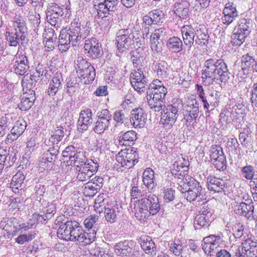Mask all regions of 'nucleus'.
Listing matches in <instances>:
<instances>
[{"label": "nucleus", "instance_id": "nucleus-1", "mask_svg": "<svg viewBox=\"0 0 257 257\" xmlns=\"http://www.w3.org/2000/svg\"><path fill=\"white\" fill-rule=\"evenodd\" d=\"M231 77L227 64L223 59L209 58L204 63L202 78L204 82L213 83L219 80L224 84L228 82Z\"/></svg>", "mask_w": 257, "mask_h": 257}, {"label": "nucleus", "instance_id": "nucleus-2", "mask_svg": "<svg viewBox=\"0 0 257 257\" xmlns=\"http://www.w3.org/2000/svg\"><path fill=\"white\" fill-rule=\"evenodd\" d=\"M57 236L65 240L77 241L81 245H86L90 240L86 239L84 230L76 221H67L60 225L57 230Z\"/></svg>", "mask_w": 257, "mask_h": 257}, {"label": "nucleus", "instance_id": "nucleus-3", "mask_svg": "<svg viewBox=\"0 0 257 257\" xmlns=\"http://www.w3.org/2000/svg\"><path fill=\"white\" fill-rule=\"evenodd\" d=\"M116 37L117 48L120 53L123 52L132 48H140L145 44L144 38L138 31H132L131 29H122Z\"/></svg>", "mask_w": 257, "mask_h": 257}, {"label": "nucleus", "instance_id": "nucleus-4", "mask_svg": "<svg viewBox=\"0 0 257 257\" xmlns=\"http://www.w3.org/2000/svg\"><path fill=\"white\" fill-rule=\"evenodd\" d=\"M167 93V89L162 82L154 80L149 86L147 91V100L151 109L159 111L165 106V97Z\"/></svg>", "mask_w": 257, "mask_h": 257}, {"label": "nucleus", "instance_id": "nucleus-5", "mask_svg": "<svg viewBox=\"0 0 257 257\" xmlns=\"http://www.w3.org/2000/svg\"><path fill=\"white\" fill-rule=\"evenodd\" d=\"M252 22L248 18L241 19L234 33L231 36V43L234 46H239L244 41L250 34L252 27Z\"/></svg>", "mask_w": 257, "mask_h": 257}, {"label": "nucleus", "instance_id": "nucleus-6", "mask_svg": "<svg viewBox=\"0 0 257 257\" xmlns=\"http://www.w3.org/2000/svg\"><path fill=\"white\" fill-rule=\"evenodd\" d=\"M68 37L74 46L81 40L85 39L89 34L88 28L83 27L78 18H75L70 24L69 29L66 31Z\"/></svg>", "mask_w": 257, "mask_h": 257}, {"label": "nucleus", "instance_id": "nucleus-7", "mask_svg": "<svg viewBox=\"0 0 257 257\" xmlns=\"http://www.w3.org/2000/svg\"><path fill=\"white\" fill-rule=\"evenodd\" d=\"M138 159L137 152L132 149L121 151L116 156V161L124 168V171L134 166L138 163Z\"/></svg>", "mask_w": 257, "mask_h": 257}, {"label": "nucleus", "instance_id": "nucleus-8", "mask_svg": "<svg viewBox=\"0 0 257 257\" xmlns=\"http://www.w3.org/2000/svg\"><path fill=\"white\" fill-rule=\"evenodd\" d=\"M188 187H189L188 191L185 192L184 197L190 202L195 201L197 199L198 205H200L201 204L200 202H203L204 196L202 187L199 182L194 178H191L188 180ZM186 186L187 187V186Z\"/></svg>", "mask_w": 257, "mask_h": 257}, {"label": "nucleus", "instance_id": "nucleus-9", "mask_svg": "<svg viewBox=\"0 0 257 257\" xmlns=\"http://www.w3.org/2000/svg\"><path fill=\"white\" fill-rule=\"evenodd\" d=\"M86 163L85 166L76 168V177L80 181L87 180L98 170L99 164L96 160L90 159Z\"/></svg>", "mask_w": 257, "mask_h": 257}, {"label": "nucleus", "instance_id": "nucleus-10", "mask_svg": "<svg viewBox=\"0 0 257 257\" xmlns=\"http://www.w3.org/2000/svg\"><path fill=\"white\" fill-rule=\"evenodd\" d=\"M130 75L131 83L135 90L140 93L144 92L147 85V79L144 71L145 67L136 68Z\"/></svg>", "mask_w": 257, "mask_h": 257}, {"label": "nucleus", "instance_id": "nucleus-11", "mask_svg": "<svg viewBox=\"0 0 257 257\" xmlns=\"http://www.w3.org/2000/svg\"><path fill=\"white\" fill-rule=\"evenodd\" d=\"M13 62V63L11 64L13 65L11 70L18 75H24L30 68L27 57L24 54H22L21 52H19V51L16 54Z\"/></svg>", "mask_w": 257, "mask_h": 257}, {"label": "nucleus", "instance_id": "nucleus-12", "mask_svg": "<svg viewBox=\"0 0 257 257\" xmlns=\"http://www.w3.org/2000/svg\"><path fill=\"white\" fill-rule=\"evenodd\" d=\"M178 111L177 108L172 105L163 109L160 121L166 130L171 129L174 125L178 116Z\"/></svg>", "mask_w": 257, "mask_h": 257}, {"label": "nucleus", "instance_id": "nucleus-13", "mask_svg": "<svg viewBox=\"0 0 257 257\" xmlns=\"http://www.w3.org/2000/svg\"><path fill=\"white\" fill-rule=\"evenodd\" d=\"M27 125L25 120L22 118H20L15 123L11 131V133L7 135V138L4 141L5 143L7 145H9L16 140L23 134Z\"/></svg>", "mask_w": 257, "mask_h": 257}, {"label": "nucleus", "instance_id": "nucleus-14", "mask_svg": "<svg viewBox=\"0 0 257 257\" xmlns=\"http://www.w3.org/2000/svg\"><path fill=\"white\" fill-rule=\"evenodd\" d=\"M207 206H204L200 212L197 214L194 218V226L195 229H199L202 227H208L209 222L213 218H211L212 213L208 210Z\"/></svg>", "mask_w": 257, "mask_h": 257}, {"label": "nucleus", "instance_id": "nucleus-15", "mask_svg": "<svg viewBox=\"0 0 257 257\" xmlns=\"http://www.w3.org/2000/svg\"><path fill=\"white\" fill-rule=\"evenodd\" d=\"M84 48L87 56L93 59L98 58L102 54V49L99 45L98 41L94 37L85 40Z\"/></svg>", "mask_w": 257, "mask_h": 257}, {"label": "nucleus", "instance_id": "nucleus-16", "mask_svg": "<svg viewBox=\"0 0 257 257\" xmlns=\"http://www.w3.org/2000/svg\"><path fill=\"white\" fill-rule=\"evenodd\" d=\"M99 217L97 215H90L87 217L84 221V224L86 228L88 229L89 232L84 233L87 234L85 235L86 239L90 240L88 244L92 243L96 237V234L98 229L97 221Z\"/></svg>", "mask_w": 257, "mask_h": 257}, {"label": "nucleus", "instance_id": "nucleus-17", "mask_svg": "<svg viewBox=\"0 0 257 257\" xmlns=\"http://www.w3.org/2000/svg\"><path fill=\"white\" fill-rule=\"evenodd\" d=\"M18 219L16 218H6L0 223L1 227L6 231L5 236L8 238H11L16 236L18 233Z\"/></svg>", "mask_w": 257, "mask_h": 257}, {"label": "nucleus", "instance_id": "nucleus-18", "mask_svg": "<svg viewBox=\"0 0 257 257\" xmlns=\"http://www.w3.org/2000/svg\"><path fill=\"white\" fill-rule=\"evenodd\" d=\"M93 122L92 112L89 108L82 110L79 114L78 120V129L80 132L87 130Z\"/></svg>", "mask_w": 257, "mask_h": 257}, {"label": "nucleus", "instance_id": "nucleus-19", "mask_svg": "<svg viewBox=\"0 0 257 257\" xmlns=\"http://www.w3.org/2000/svg\"><path fill=\"white\" fill-rule=\"evenodd\" d=\"M147 115L141 108L132 110L130 115V122L135 128L143 127L146 122Z\"/></svg>", "mask_w": 257, "mask_h": 257}, {"label": "nucleus", "instance_id": "nucleus-20", "mask_svg": "<svg viewBox=\"0 0 257 257\" xmlns=\"http://www.w3.org/2000/svg\"><path fill=\"white\" fill-rule=\"evenodd\" d=\"M248 203L235 202L233 205L234 211L236 214L243 216L247 218L253 217V205L252 201Z\"/></svg>", "mask_w": 257, "mask_h": 257}, {"label": "nucleus", "instance_id": "nucleus-21", "mask_svg": "<svg viewBox=\"0 0 257 257\" xmlns=\"http://www.w3.org/2000/svg\"><path fill=\"white\" fill-rule=\"evenodd\" d=\"M207 188L211 191L216 193L224 192L227 188L226 180L216 177L214 176H209L207 178Z\"/></svg>", "mask_w": 257, "mask_h": 257}, {"label": "nucleus", "instance_id": "nucleus-22", "mask_svg": "<svg viewBox=\"0 0 257 257\" xmlns=\"http://www.w3.org/2000/svg\"><path fill=\"white\" fill-rule=\"evenodd\" d=\"M199 113V103L194 99L185 106L184 111V119L188 122L195 121Z\"/></svg>", "mask_w": 257, "mask_h": 257}, {"label": "nucleus", "instance_id": "nucleus-23", "mask_svg": "<svg viewBox=\"0 0 257 257\" xmlns=\"http://www.w3.org/2000/svg\"><path fill=\"white\" fill-rule=\"evenodd\" d=\"M104 209L106 220L110 223H113L116 220L122 208L116 202H113L110 204H107Z\"/></svg>", "mask_w": 257, "mask_h": 257}, {"label": "nucleus", "instance_id": "nucleus-24", "mask_svg": "<svg viewBox=\"0 0 257 257\" xmlns=\"http://www.w3.org/2000/svg\"><path fill=\"white\" fill-rule=\"evenodd\" d=\"M63 83V78L62 74L56 72L49 82V85L47 89L48 94L51 97L54 96L62 88Z\"/></svg>", "mask_w": 257, "mask_h": 257}, {"label": "nucleus", "instance_id": "nucleus-25", "mask_svg": "<svg viewBox=\"0 0 257 257\" xmlns=\"http://www.w3.org/2000/svg\"><path fill=\"white\" fill-rule=\"evenodd\" d=\"M223 16L221 18L222 22L225 25H228L237 17L238 12L233 3H228L223 10Z\"/></svg>", "mask_w": 257, "mask_h": 257}, {"label": "nucleus", "instance_id": "nucleus-26", "mask_svg": "<svg viewBox=\"0 0 257 257\" xmlns=\"http://www.w3.org/2000/svg\"><path fill=\"white\" fill-rule=\"evenodd\" d=\"M119 4V0H104L97 5L96 3L94 4V7L96 11H99L100 14L106 15L108 12H113L116 10Z\"/></svg>", "mask_w": 257, "mask_h": 257}, {"label": "nucleus", "instance_id": "nucleus-27", "mask_svg": "<svg viewBox=\"0 0 257 257\" xmlns=\"http://www.w3.org/2000/svg\"><path fill=\"white\" fill-rule=\"evenodd\" d=\"M14 31H18L21 34V38L25 40L27 35V27L26 19L20 14H16L13 19Z\"/></svg>", "mask_w": 257, "mask_h": 257}, {"label": "nucleus", "instance_id": "nucleus-28", "mask_svg": "<svg viewBox=\"0 0 257 257\" xmlns=\"http://www.w3.org/2000/svg\"><path fill=\"white\" fill-rule=\"evenodd\" d=\"M140 244L141 247L146 254L151 257H155L156 255L158 250L155 242L151 237L148 236L141 237Z\"/></svg>", "mask_w": 257, "mask_h": 257}, {"label": "nucleus", "instance_id": "nucleus-29", "mask_svg": "<svg viewBox=\"0 0 257 257\" xmlns=\"http://www.w3.org/2000/svg\"><path fill=\"white\" fill-rule=\"evenodd\" d=\"M195 44L201 46L207 45L209 36L205 26L199 24L195 27Z\"/></svg>", "mask_w": 257, "mask_h": 257}, {"label": "nucleus", "instance_id": "nucleus-30", "mask_svg": "<svg viewBox=\"0 0 257 257\" xmlns=\"http://www.w3.org/2000/svg\"><path fill=\"white\" fill-rule=\"evenodd\" d=\"M181 33L184 44L190 49L195 42L194 28L191 25H184L181 28Z\"/></svg>", "mask_w": 257, "mask_h": 257}, {"label": "nucleus", "instance_id": "nucleus-31", "mask_svg": "<svg viewBox=\"0 0 257 257\" xmlns=\"http://www.w3.org/2000/svg\"><path fill=\"white\" fill-rule=\"evenodd\" d=\"M190 3L188 0H178L174 5V12L176 16L186 19L189 16Z\"/></svg>", "mask_w": 257, "mask_h": 257}, {"label": "nucleus", "instance_id": "nucleus-32", "mask_svg": "<svg viewBox=\"0 0 257 257\" xmlns=\"http://www.w3.org/2000/svg\"><path fill=\"white\" fill-rule=\"evenodd\" d=\"M25 175L22 172H17L13 177L10 184L12 191L16 194L20 193V192L25 187L24 183Z\"/></svg>", "mask_w": 257, "mask_h": 257}, {"label": "nucleus", "instance_id": "nucleus-33", "mask_svg": "<svg viewBox=\"0 0 257 257\" xmlns=\"http://www.w3.org/2000/svg\"><path fill=\"white\" fill-rule=\"evenodd\" d=\"M77 74V78L80 79L81 82L85 84L92 83L95 77V70L94 67L91 65L88 68H86L84 71Z\"/></svg>", "mask_w": 257, "mask_h": 257}, {"label": "nucleus", "instance_id": "nucleus-34", "mask_svg": "<svg viewBox=\"0 0 257 257\" xmlns=\"http://www.w3.org/2000/svg\"><path fill=\"white\" fill-rule=\"evenodd\" d=\"M242 251L247 257H257V243L249 238L242 242Z\"/></svg>", "mask_w": 257, "mask_h": 257}, {"label": "nucleus", "instance_id": "nucleus-35", "mask_svg": "<svg viewBox=\"0 0 257 257\" xmlns=\"http://www.w3.org/2000/svg\"><path fill=\"white\" fill-rule=\"evenodd\" d=\"M143 182L149 191H153L156 183L155 182L154 172L151 168H148L143 172Z\"/></svg>", "mask_w": 257, "mask_h": 257}, {"label": "nucleus", "instance_id": "nucleus-36", "mask_svg": "<svg viewBox=\"0 0 257 257\" xmlns=\"http://www.w3.org/2000/svg\"><path fill=\"white\" fill-rule=\"evenodd\" d=\"M114 252L118 256H129L132 253V247L128 240L120 241L114 245Z\"/></svg>", "mask_w": 257, "mask_h": 257}, {"label": "nucleus", "instance_id": "nucleus-37", "mask_svg": "<svg viewBox=\"0 0 257 257\" xmlns=\"http://www.w3.org/2000/svg\"><path fill=\"white\" fill-rule=\"evenodd\" d=\"M187 164V162L185 164L179 162H175L171 168V173L176 178L179 179L184 178L189 170Z\"/></svg>", "mask_w": 257, "mask_h": 257}, {"label": "nucleus", "instance_id": "nucleus-38", "mask_svg": "<svg viewBox=\"0 0 257 257\" xmlns=\"http://www.w3.org/2000/svg\"><path fill=\"white\" fill-rule=\"evenodd\" d=\"M88 160L85 157L83 151L79 150H77L73 155H71L69 157V162L71 165H73L78 168L79 166H85Z\"/></svg>", "mask_w": 257, "mask_h": 257}, {"label": "nucleus", "instance_id": "nucleus-39", "mask_svg": "<svg viewBox=\"0 0 257 257\" xmlns=\"http://www.w3.org/2000/svg\"><path fill=\"white\" fill-rule=\"evenodd\" d=\"M169 250L174 255L180 256L181 255H185L184 251L186 248L185 242L179 239H175L173 242L169 244Z\"/></svg>", "mask_w": 257, "mask_h": 257}, {"label": "nucleus", "instance_id": "nucleus-40", "mask_svg": "<svg viewBox=\"0 0 257 257\" xmlns=\"http://www.w3.org/2000/svg\"><path fill=\"white\" fill-rule=\"evenodd\" d=\"M137 139V133L134 131H129L119 137V145L130 146L134 144Z\"/></svg>", "mask_w": 257, "mask_h": 257}, {"label": "nucleus", "instance_id": "nucleus-41", "mask_svg": "<svg viewBox=\"0 0 257 257\" xmlns=\"http://www.w3.org/2000/svg\"><path fill=\"white\" fill-rule=\"evenodd\" d=\"M256 65V62L254 58L248 54L243 55L241 58V67L244 74L248 73L249 71L253 69Z\"/></svg>", "mask_w": 257, "mask_h": 257}, {"label": "nucleus", "instance_id": "nucleus-42", "mask_svg": "<svg viewBox=\"0 0 257 257\" xmlns=\"http://www.w3.org/2000/svg\"><path fill=\"white\" fill-rule=\"evenodd\" d=\"M71 40L67 36L66 30H62L59 36L58 48L62 52L67 51L70 47Z\"/></svg>", "mask_w": 257, "mask_h": 257}, {"label": "nucleus", "instance_id": "nucleus-43", "mask_svg": "<svg viewBox=\"0 0 257 257\" xmlns=\"http://www.w3.org/2000/svg\"><path fill=\"white\" fill-rule=\"evenodd\" d=\"M40 77V75L36 71L34 72H31L30 74H27L24 76L22 80L23 86L26 87L31 91V89L33 88L32 86L36 85Z\"/></svg>", "mask_w": 257, "mask_h": 257}, {"label": "nucleus", "instance_id": "nucleus-44", "mask_svg": "<svg viewBox=\"0 0 257 257\" xmlns=\"http://www.w3.org/2000/svg\"><path fill=\"white\" fill-rule=\"evenodd\" d=\"M183 46L182 40L177 37L170 38L167 43V47L168 50L174 53L182 51Z\"/></svg>", "mask_w": 257, "mask_h": 257}, {"label": "nucleus", "instance_id": "nucleus-45", "mask_svg": "<svg viewBox=\"0 0 257 257\" xmlns=\"http://www.w3.org/2000/svg\"><path fill=\"white\" fill-rule=\"evenodd\" d=\"M30 92V96H28L26 94L22 98L21 103L19 104V107L22 111H26L29 109L33 105L35 99L34 92L32 90Z\"/></svg>", "mask_w": 257, "mask_h": 257}, {"label": "nucleus", "instance_id": "nucleus-46", "mask_svg": "<svg viewBox=\"0 0 257 257\" xmlns=\"http://www.w3.org/2000/svg\"><path fill=\"white\" fill-rule=\"evenodd\" d=\"M6 37L7 41L10 46L16 47L20 41H24L21 38V34L18 31L6 32Z\"/></svg>", "mask_w": 257, "mask_h": 257}, {"label": "nucleus", "instance_id": "nucleus-47", "mask_svg": "<svg viewBox=\"0 0 257 257\" xmlns=\"http://www.w3.org/2000/svg\"><path fill=\"white\" fill-rule=\"evenodd\" d=\"M64 136V132L63 126H57L52 132L49 141L52 145L57 144L62 140Z\"/></svg>", "mask_w": 257, "mask_h": 257}, {"label": "nucleus", "instance_id": "nucleus-48", "mask_svg": "<svg viewBox=\"0 0 257 257\" xmlns=\"http://www.w3.org/2000/svg\"><path fill=\"white\" fill-rule=\"evenodd\" d=\"M80 82L77 81V77L68 80L66 82V92L70 95H73L80 89Z\"/></svg>", "mask_w": 257, "mask_h": 257}, {"label": "nucleus", "instance_id": "nucleus-49", "mask_svg": "<svg viewBox=\"0 0 257 257\" xmlns=\"http://www.w3.org/2000/svg\"><path fill=\"white\" fill-rule=\"evenodd\" d=\"M157 75L161 78H166L169 74V66L164 61H159L156 65Z\"/></svg>", "mask_w": 257, "mask_h": 257}, {"label": "nucleus", "instance_id": "nucleus-50", "mask_svg": "<svg viewBox=\"0 0 257 257\" xmlns=\"http://www.w3.org/2000/svg\"><path fill=\"white\" fill-rule=\"evenodd\" d=\"M91 64L81 56H78L74 61V68L76 74L84 71Z\"/></svg>", "mask_w": 257, "mask_h": 257}, {"label": "nucleus", "instance_id": "nucleus-51", "mask_svg": "<svg viewBox=\"0 0 257 257\" xmlns=\"http://www.w3.org/2000/svg\"><path fill=\"white\" fill-rule=\"evenodd\" d=\"M149 210L150 215H155L160 209V205L158 197L155 195H149Z\"/></svg>", "mask_w": 257, "mask_h": 257}, {"label": "nucleus", "instance_id": "nucleus-52", "mask_svg": "<svg viewBox=\"0 0 257 257\" xmlns=\"http://www.w3.org/2000/svg\"><path fill=\"white\" fill-rule=\"evenodd\" d=\"M141 204L135 202L134 206L135 216L139 220H145L150 216L149 209L141 208Z\"/></svg>", "mask_w": 257, "mask_h": 257}, {"label": "nucleus", "instance_id": "nucleus-53", "mask_svg": "<svg viewBox=\"0 0 257 257\" xmlns=\"http://www.w3.org/2000/svg\"><path fill=\"white\" fill-rule=\"evenodd\" d=\"M62 15H59V14H54L46 11V19L47 22L52 26H54L57 29L60 28L61 20V18Z\"/></svg>", "mask_w": 257, "mask_h": 257}, {"label": "nucleus", "instance_id": "nucleus-54", "mask_svg": "<svg viewBox=\"0 0 257 257\" xmlns=\"http://www.w3.org/2000/svg\"><path fill=\"white\" fill-rule=\"evenodd\" d=\"M241 172L243 177L247 180L252 181L255 178V170L253 166L251 165H246L242 167Z\"/></svg>", "mask_w": 257, "mask_h": 257}, {"label": "nucleus", "instance_id": "nucleus-55", "mask_svg": "<svg viewBox=\"0 0 257 257\" xmlns=\"http://www.w3.org/2000/svg\"><path fill=\"white\" fill-rule=\"evenodd\" d=\"M83 190L85 196L93 197L99 190L98 189V187H95L94 184L88 182L84 185Z\"/></svg>", "mask_w": 257, "mask_h": 257}, {"label": "nucleus", "instance_id": "nucleus-56", "mask_svg": "<svg viewBox=\"0 0 257 257\" xmlns=\"http://www.w3.org/2000/svg\"><path fill=\"white\" fill-rule=\"evenodd\" d=\"M149 13L155 25L163 22L165 14L160 9H155L151 11Z\"/></svg>", "mask_w": 257, "mask_h": 257}, {"label": "nucleus", "instance_id": "nucleus-57", "mask_svg": "<svg viewBox=\"0 0 257 257\" xmlns=\"http://www.w3.org/2000/svg\"><path fill=\"white\" fill-rule=\"evenodd\" d=\"M209 151L211 161L218 159L221 156H225L222 148L220 146H212Z\"/></svg>", "mask_w": 257, "mask_h": 257}, {"label": "nucleus", "instance_id": "nucleus-58", "mask_svg": "<svg viewBox=\"0 0 257 257\" xmlns=\"http://www.w3.org/2000/svg\"><path fill=\"white\" fill-rule=\"evenodd\" d=\"M131 60L135 68L145 67L142 63L143 60V57L138 52V49L136 51L132 52Z\"/></svg>", "mask_w": 257, "mask_h": 257}, {"label": "nucleus", "instance_id": "nucleus-59", "mask_svg": "<svg viewBox=\"0 0 257 257\" xmlns=\"http://www.w3.org/2000/svg\"><path fill=\"white\" fill-rule=\"evenodd\" d=\"M109 125V124L97 119L93 125V131L95 133L101 134L108 129Z\"/></svg>", "mask_w": 257, "mask_h": 257}, {"label": "nucleus", "instance_id": "nucleus-60", "mask_svg": "<svg viewBox=\"0 0 257 257\" xmlns=\"http://www.w3.org/2000/svg\"><path fill=\"white\" fill-rule=\"evenodd\" d=\"M97 117L99 120L103 121L110 124L112 115L110 112L107 109H104L97 112Z\"/></svg>", "mask_w": 257, "mask_h": 257}, {"label": "nucleus", "instance_id": "nucleus-61", "mask_svg": "<svg viewBox=\"0 0 257 257\" xmlns=\"http://www.w3.org/2000/svg\"><path fill=\"white\" fill-rule=\"evenodd\" d=\"M168 32V29L164 27L156 29L151 35L150 38L159 40L160 39H163L165 36H166Z\"/></svg>", "mask_w": 257, "mask_h": 257}, {"label": "nucleus", "instance_id": "nucleus-62", "mask_svg": "<svg viewBox=\"0 0 257 257\" xmlns=\"http://www.w3.org/2000/svg\"><path fill=\"white\" fill-rule=\"evenodd\" d=\"M97 12L98 17L102 19L101 22L104 27H108L111 25L113 20V16L112 14H110V12H108V14H106V15L104 14H100L99 11H97Z\"/></svg>", "mask_w": 257, "mask_h": 257}, {"label": "nucleus", "instance_id": "nucleus-63", "mask_svg": "<svg viewBox=\"0 0 257 257\" xmlns=\"http://www.w3.org/2000/svg\"><path fill=\"white\" fill-rule=\"evenodd\" d=\"M36 233L31 232L27 234L20 235L16 238V241L20 244H23L26 242L32 240L35 237Z\"/></svg>", "mask_w": 257, "mask_h": 257}, {"label": "nucleus", "instance_id": "nucleus-64", "mask_svg": "<svg viewBox=\"0 0 257 257\" xmlns=\"http://www.w3.org/2000/svg\"><path fill=\"white\" fill-rule=\"evenodd\" d=\"M64 9L62 8L61 6H60L57 4L53 3L49 5V6L46 11L50 12V13H52L58 14H59V15L63 16L64 14Z\"/></svg>", "mask_w": 257, "mask_h": 257}]
</instances>
